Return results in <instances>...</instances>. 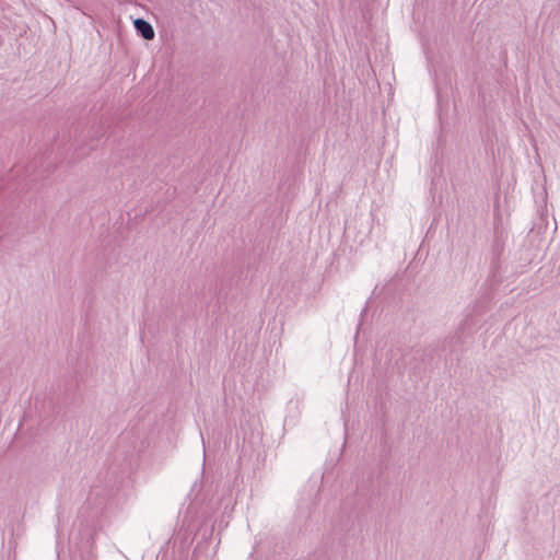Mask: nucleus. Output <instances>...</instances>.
I'll use <instances>...</instances> for the list:
<instances>
[{
    "mask_svg": "<svg viewBox=\"0 0 560 560\" xmlns=\"http://www.w3.org/2000/svg\"><path fill=\"white\" fill-rule=\"evenodd\" d=\"M133 25L137 33L141 35L144 39L150 40L154 38V30L148 21L139 18L135 20Z\"/></svg>",
    "mask_w": 560,
    "mask_h": 560,
    "instance_id": "f257e3e1",
    "label": "nucleus"
},
{
    "mask_svg": "<svg viewBox=\"0 0 560 560\" xmlns=\"http://www.w3.org/2000/svg\"><path fill=\"white\" fill-rule=\"evenodd\" d=\"M476 324L472 323V318H466L465 320H463V323H460V325L458 326V329L455 334V336L452 338L451 342L456 339V342L457 341H460L462 338L464 336H470L475 330H476Z\"/></svg>",
    "mask_w": 560,
    "mask_h": 560,
    "instance_id": "f03ea898",
    "label": "nucleus"
}]
</instances>
